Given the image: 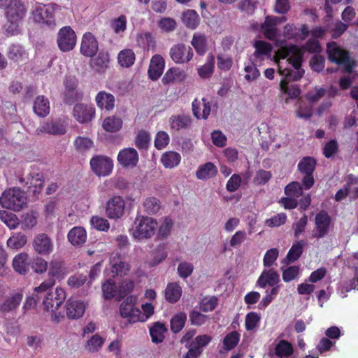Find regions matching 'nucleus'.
Instances as JSON below:
<instances>
[{
	"label": "nucleus",
	"instance_id": "nucleus-38",
	"mask_svg": "<svg viewBox=\"0 0 358 358\" xmlns=\"http://www.w3.org/2000/svg\"><path fill=\"white\" fill-rule=\"evenodd\" d=\"M294 352L292 345L285 341H280L275 347V355L280 358L288 357L291 356Z\"/></svg>",
	"mask_w": 358,
	"mask_h": 358
},
{
	"label": "nucleus",
	"instance_id": "nucleus-2",
	"mask_svg": "<svg viewBox=\"0 0 358 358\" xmlns=\"http://www.w3.org/2000/svg\"><path fill=\"white\" fill-rule=\"evenodd\" d=\"M66 299V292L63 288L57 287L54 292H47L43 300L42 306L44 311L50 315L51 320L54 322H60L64 317L59 308Z\"/></svg>",
	"mask_w": 358,
	"mask_h": 358
},
{
	"label": "nucleus",
	"instance_id": "nucleus-53",
	"mask_svg": "<svg viewBox=\"0 0 358 358\" xmlns=\"http://www.w3.org/2000/svg\"><path fill=\"white\" fill-rule=\"evenodd\" d=\"M280 88L282 92L287 94L289 98H297L300 94V89L296 85H288V81L282 80L280 84Z\"/></svg>",
	"mask_w": 358,
	"mask_h": 358
},
{
	"label": "nucleus",
	"instance_id": "nucleus-24",
	"mask_svg": "<svg viewBox=\"0 0 358 358\" xmlns=\"http://www.w3.org/2000/svg\"><path fill=\"white\" fill-rule=\"evenodd\" d=\"M23 299V294L21 292H15L8 296L1 303L0 309L3 312H10L15 310Z\"/></svg>",
	"mask_w": 358,
	"mask_h": 358
},
{
	"label": "nucleus",
	"instance_id": "nucleus-54",
	"mask_svg": "<svg viewBox=\"0 0 358 358\" xmlns=\"http://www.w3.org/2000/svg\"><path fill=\"white\" fill-rule=\"evenodd\" d=\"M143 207L147 213L155 214L159 210L161 204L157 198L148 197L145 200Z\"/></svg>",
	"mask_w": 358,
	"mask_h": 358
},
{
	"label": "nucleus",
	"instance_id": "nucleus-58",
	"mask_svg": "<svg viewBox=\"0 0 358 358\" xmlns=\"http://www.w3.org/2000/svg\"><path fill=\"white\" fill-rule=\"evenodd\" d=\"M302 187L299 182H292L285 188V193L287 196L296 199L302 194Z\"/></svg>",
	"mask_w": 358,
	"mask_h": 358
},
{
	"label": "nucleus",
	"instance_id": "nucleus-34",
	"mask_svg": "<svg viewBox=\"0 0 358 358\" xmlns=\"http://www.w3.org/2000/svg\"><path fill=\"white\" fill-rule=\"evenodd\" d=\"M34 110L40 117H45L50 113V103L44 96H38L34 104Z\"/></svg>",
	"mask_w": 358,
	"mask_h": 358
},
{
	"label": "nucleus",
	"instance_id": "nucleus-49",
	"mask_svg": "<svg viewBox=\"0 0 358 358\" xmlns=\"http://www.w3.org/2000/svg\"><path fill=\"white\" fill-rule=\"evenodd\" d=\"M316 162L310 157H303L298 164V169L301 173H313Z\"/></svg>",
	"mask_w": 358,
	"mask_h": 358
},
{
	"label": "nucleus",
	"instance_id": "nucleus-44",
	"mask_svg": "<svg viewBox=\"0 0 358 358\" xmlns=\"http://www.w3.org/2000/svg\"><path fill=\"white\" fill-rule=\"evenodd\" d=\"M255 51L254 56L256 58L262 60L265 57H268L270 56L271 46L269 43L259 41L255 43Z\"/></svg>",
	"mask_w": 358,
	"mask_h": 358
},
{
	"label": "nucleus",
	"instance_id": "nucleus-43",
	"mask_svg": "<svg viewBox=\"0 0 358 358\" xmlns=\"http://www.w3.org/2000/svg\"><path fill=\"white\" fill-rule=\"evenodd\" d=\"M135 59V54L131 49H124L120 51L117 57L119 64L127 68L134 64Z\"/></svg>",
	"mask_w": 358,
	"mask_h": 358
},
{
	"label": "nucleus",
	"instance_id": "nucleus-62",
	"mask_svg": "<svg viewBox=\"0 0 358 358\" xmlns=\"http://www.w3.org/2000/svg\"><path fill=\"white\" fill-rule=\"evenodd\" d=\"M299 274V267L298 266H291L282 271V280L285 282H290L298 278Z\"/></svg>",
	"mask_w": 358,
	"mask_h": 358
},
{
	"label": "nucleus",
	"instance_id": "nucleus-29",
	"mask_svg": "<svg viewBox=\"0 0 358 358\" xmlns=\"http://www.w3.org/2000/svg\"><path fill=\"white\" fill-rule=\"evenodd\" d=\"M182 288L177 282H170L164 290L165 299L169 303L177 302L182 296Z\"/></svg>",
	"mask_w": 358,
	"mask_h": 358
},
{
	"label": "nucleus",
	"instance_id": "nucleus-56",
	"mask_svg": "<svg viewBox=\"0 0 358 358\" xmlns=\"http://www.w3.org/2000/svg\"><path fill=\"white\" fill-rule=\"evenodd\" d=\"M240 335L236 331H232L227 334L223 341L224 348L227 351L234 348L238 343Z\"/></svg>",
	"mask_w": 358,
	"mask_h": 358
},
{
	"label": "nucleus",
	"instance_id": "nucleus-41",
	"mask_svg": "<svg viewBox=\"0 0 358 358\" xmlns=\"http://www.w3.org/2000/svg\"><path fill=\"white\" fill-rule=\"evenodd\" d=\"M305 244L306 243L303 240H300L293 243L285 259L287 263L295 262L299 258L303 252V248Z\"/></svg>",
	"mask_w": 358,
	"mask_h": 358
},
{
	"label": "nucleus",
	"instance_id": "nucleus-50",
	"mask_svg": "<svg viewBox=\"0 0 358 358\" xmlns=\"http://www.w3.org/2000/svg\"><path fill=\"white\" fill-rule=\"evenodd\" d=\"M94 145L91 138L84 136H78L74 141V145L77 151L85 152L92 148Z\"/></svg>",
	"mask_w": 358,
	"mask_h": 358
},
{
	"label": "nucleus",
	"instance_id": "nucleus-64",
	"mask_svg": "<svg viewBox=\"0 0 358 358\" xmlns=\"http://www.w3.org/2000/svg\"><path fill=\"white\" fill-rule=\"evenodd\" d=\"M150 137L148 132L140 131L136 138V145L139 149L147 148L150 143Z\"/></svg>",
	"mask_w": 358,
	"mask_h": 358
},
{
	"label": "nucleus",
	"instance_id": "nucleus-48",
	"mask_svg": "<svg viewBox=\"0 0 358 358\" xmlns=\"http://www.w3.org/2000/svg\"><path fill=\"white\" fill-rule=\"evenodd\" d=\"M187 316L185 313L175 315L171 320V329L173 333H178L184 327Z\"/></svg>",
	"mask_w": 358,
	"mask_h": 358
},
{
	"label": "nucleus",
	"instance_id": "nucleus-57",
	"mask_svg": "<svg viewBox=\"0 0 358 358\" xmlns=\"http://www.w3.org/2000/svg\"><path fill=\"white\" fill-rule=\"evenodd\" d=\"M103 344V339L99 335H94L87 341L85 348L90 352H95L101 348Z\"/></svg>",
	"mask_w": 358,
	"mask_h": 358
},
{
	"label": "nucleus",
	"instance_id": "nucleus-18",
	"mask_svg": "<svg viewBox=\"0 0 358 358\" xmlns=\"http://www.w3.org/2000/svg\"><path fill=\"white\" fill-rule=\"evenodd\" d=\"M6 8V19H13L20 22L22 21L27 12L24 4L20 0H13Z\"/></svg>",
	"mask_w": 358,
	"mask_h": 358
},
{
	"label": "nucleus",
	"instance_id": "nucleus-22",
	"mask_svg": "<svg viewBox=\"0 0 358 358\" xmlns=\"http://www.w3.org/2000/svg\"><path fill=\"white\" fill-rule=\"evenodd\" d=\"M66 309L69 319H78L83 315L85 306L83 301L69 299L66 303Z\"/></svg>",
	"mask_w": 358,
	"mask_h": 358
},
{
	"label": "nucleus",
	"instance_id": "nucleus-52",
	"mask_svg": "<svg viewBox=\"0 0 358 358\" xmlns=\"http://www.w3.org/2000/svg\"><path fill=\"white\" fill-rule=\"evenodd\" d=\"M7 21L3 27V29L6 35L14 36L20 33V25L22 23L20 21H17L13 19H6Z\"/></svg>",
	"mask_w": 358,
	"mask_h": 358
},
{
	"label": "nucleus",
	"instance_id": "nucleus-39",
	"mask_svg": "<svg viewBox=\"0 0 358 358\" xmlns=\"http://www.w3.org/2000/svg\"><path fill=\"white\" fill-rule=\"evenodd\" d=\"M27 242L25 234L18 232L15 233L7 240V246L13 250H18L23 248Z\"/></svg>",
	"mask_w": 358,
	"mask_h": 358
},
{
	"label": "nucleus",
	"instance_id": "nucleus-6",
	"mask_svg": "<svg viewBox=\"0 0 358 358\" xmlns=\"http://www.w3.org/2000/svg\"><path fill=\"white\" fill-rule=\"evenodd\" d=\"M329 59L338 65H343L345 72L350 73L352 70V64L347 51L341 48L336 42L327 44Z\"/></svg>",
	"mask_w": 358,
	"mask_h": 358
},
{
	"label": "nucleus",
	"instance_id": "nucleus-47",
	"mask_svg": "<svg viewBox=\"0 0 358 358\" xmlns=\"http://www.w3.org/2000/svg\"><path fill=\"white\" fill-rule=\"evenodd\" d=\"M102 291L106 299H110L115 296L119 297V289L112 280H108L103 283Z\"/></svg>",
	"mask_w": 358,
	"mask_h": 358
},
{
	"label": "nucleus",
	"instance_id": "nucleus-30",
	"mask_svg": "<svg viewBox=\"0 0 358 358\" xmlns=\"http://www.w3.org/2000/svg\"><path fill=\"white\" fill-rule=\"evenodd\" d=\"M280 280L279 275L274 270L270 269L264 271L261 274L258 279V284L262 287H265L266 285L274 286Z\"/></svg>",
	"mask_w": 358,
	"mask_h": 358
},
{
	"label": "nucleus",
	"instance_id": "nucleus-23",
	"mask_svg": "<svg viewBox=\"0 0 358 358\" xmlns=\"http://www.w3.org/2000/svg\"><path fill=\"white\" fill-rule=\"evenodd\" d=\"M29 255L25 252L17 255L12 263L14 270L22 275H26L29 271Z\"/></svg>",
	"mask_w": 358,
	"mask_h": 358
},
{
	"label": "nucleus",
	"instance_id": "nucleus-35",
	"mask_svg": "<svg viewBox=\"0 0 358 358\" xmlns=\"http://www.w3.org/2000/svg\"><path fill=\"white\" fill-rule=\"evenodd\" d=\"M182 22L189 29H194L199 24V16L194 10H187L184 12L181 17Z\"/></svg>",
	"mask_w": 358,
	"mask_h": 358
},
{
	"label": "nucleus",
	"instance_id": "nucleus-25",
	"mask_svg": "<svg viewBox=\"0 0 358 358\" xmlns=\"http://www.w3.org/2000/svg\"><path fill=\"white\" fill-rule=\"evenodd\" d=\"M186 73L184 70L174 67L169 69L163 76L162 81L164 85L174 82H181L186 78Z\"/></svg>",
	"mask_w": 358,
	"mask_h": 358
},
{
	"label": "nucleus",
	"instance_id": "nucleus-26",
	"mask_svg": "<svg viewBox=\"0 0 358 358\" xmlns=\"http://www.w3.org/2000/svg\"><path fill=\"white\" fill-rule=\"evenodd\" d=\"M171 129L179 131L188 128L192 124V119L187 115H173L169 119Z\"/></svg>",
	"mask_w": 358,
	"mask_h": 358
},
{
	"label": "nucleus",
	"instance_id": "nucleus-14",
	"mask_svg": "<svg viewBox=\"0 0 358 358\" xmlns=\"http://www.w3.org/2000/svg\"><path fill=\"white\" fill-rule=\"evenodd\" d=\"M348 195L352 198L358 196V178H355L352 175L348 177L347 183L344 187L337 192L335 195V199L341 201Z\"/></svg>",
	"mask_w": 358,
	"mask_h": 358
},
{
	"label": "nucleus",
	"instance_id": "nucleus-11",
	"mask_svg": "<svg viewBox=\"0 0 358 358\" xmlns=\"http://www.w3.org/2000/svg\"><path fill=\"white\" fill-rule=\"evenodd\" d=\"M125 201L120 196H114L106 203V213L110 219H119L124 213Z\"/></svg>",
	"mask_w": 358,
	"mask_h": 358
},
{
	"label": "nucleus",
	"instance_id": "nucleus-20",
	"mask_svg": "<svg viewBox=\"0 0 358 358\" xmlns=\"http://www.w3.org/2000/svg\"><path fill=\"white\" fill-rule=\"evenodd\" d=\"M20 182L22 185L24 184V186L28 188L31 187H35L36 189L34 192H40L43 187L44 180L43 176L40 173L32 172L24 177H21L20 178Z\"/></svg>",
	"mask_w": 358,
	"mask_h": 358
},
{
	"label": "nucleus",
	"instance_id": "nucleus-21",
	"mask_svg": "<svg viewBox=\"0 0 358 358\" xmlns=\"http://www.w3.org/2000/svg\"><path fill=\"white\" fill-rule=\"evenodd\" d=\"M192 111L197 119H207L210 113V106L206 99H195L192 102Z\"/></svg>",
	"mask_w": 358,
	"mask_h": 358
},
{
	"label": "nucleus",
	"instance_id": "nucleus-19",
	"mask_svg": "<svg viewBox=\"0 0 358 358\" xmlns=\"http://www.w3.org/2000/svg\"><path fill=\"white\" fill-rule=\"evenodd\" d=\"M164 66V59L160 55H155L152 56L148 69L149 77L152 80H157L162 76Z\"/></svg>",
	"mask_w": 358,
	"mask_h": 358
},
{
	"label": "nucleus",
	"instance_id": "nucleus-28",
	"mask_svg": "<svg viewBox=\"0 0 358 358\" xmlns=\"http://www.w3.org/2000/svg\"><path fill=\"white\" fill-rule=\"evenodd\" d=\"M8 57L10 60L20 63L28 59V53L20 45H12L8 52Z\"/></svg>",
	"mask_w": 358,
	"mask_h": 358
},
{
	"label": "nucleus",
	"instance_id": "nucleus-12",
	"mask_svg": "<svg viewBox=\"0 0 358 358\" xmlns=\"http://www.w3.org/2000/svg\"><path fill=\"white\" fill-rule=\"evenodd\" d=\"M95 108L91 106L84 103H77L73 109V117L81 124L91 122L94 117Z\"/></svg>",
	"mask_w": 358,
	"mask_h": 358
},
{
	"label": "nucleus",
	"instance_id": "nucleus-15",
	"mask_svg": "<svg viewBox=\"0 0 358 358\" xmlns=\"http://www.w3.org/2000/svg\"><path fill=\"white\" fill-rule=\"evenodd\" d=\"M37 134H48L51 135H63L66 133V127L60 120H54L47 122L37 128L36 130Z\"/></svg>",
	"mask_w": 358,
	"mask_h": 358
},
{
	"label": "nucleus",
	"instance_id": "nucleus-31",
	"mask_svg": "<svg viewBox=\"0 0 358 358\" xmlns=\"http://www.w3.org/2000/svg\"><path fill=\"white\" fill-rule=\"evenodd\" d=\"M96 103L101 109L110 110L115 106V97L113 95L105 92H100L96 96Z\"/></svg>",
	"mask_w": 358,
	"mask_h": 358
},
{
	"label": "nucleus",
	"instance_id": "nucleus-10",
	"mask_svg": "<svg viewBox=\"0 0 358 358\" xmlns=\"http://www.w3.org/2000/svg\"><path fill=\"white\" fill-rule=\"evenodd\" d=\"M90 166L98 176H106L113 169V161L106 156L97 155L91 159Z\"/></svg>",
	"mask_w": 358,
	"mask_h": 358
},
{
	"label": "nucleus",
	"instance_id": "nucleus-4",
	"mask_svg": "<svg viewBox=\"0 0 358 358\" xmlns=\"http://www.w3.org/2000/svg\"><path fill=\"white\" fill-rule=\"evenodd\" d=\"M57 7L56 4L36 3L31 11L34 22L48 27L55 26V11Z\"/></svg>",
	"mask_w": 358,
	"mask_h": 358
},
{
	"label": "nucleus",
	"instance_id": "nucleus-60",
	"mask_svg": "<svg viewBox=\"0 0 358 358\" xmlns=\"http://www.w3.org/2000/svg\"><path fill=\"white\" fill-rule=\"evenodd\" d=\"M111 28L116 34H122L127 27V18L124 15H120L114 19L110 24Z\"/></svg>",
	"mask_w": 358,
	"mask_h": 358
},
{
	"label": "nucleus",
	"instance_id": "nucleus-32",
	"mask_svg": "<svg viewBox=\"0 0 358 358\" xmlns=\"http://www.w3.org/2000/svg\"><path fill=\"white\" fill-rule=\"evenodd\" d=\"M181 161V156L174 151L164 152L161 157V162L166 169H173L177 166Z\"/></svg>",
	"mask_w": 358,
	"mask_h": 358
},
{
	"label": "nucleus",
	"instance_id": "nucleus-55",
	"mask_svg": "<svg viewBox=\"0 0 358 358\" xmlns=\"http://www.w3.org/2000/svg\"><path fill=\"white\" fill-rule=\"evenodd\" d=\"M0 219L10 229H15L19 221L17 217L13 213H8L5 210L0 211Z\"/></svg>",
	"mask_w": 358,
	"mask_h": 358
},
{
	"label": "nucleus",
	"instance_id": "nucleus-37",
	"mask_svg": "<svg viewBox=\"0 0 358 358\" xmlns=\"http://www.w3.org/2000/svg\"><path fill=\"white\" fill-rule=\"evenodd\" d=\"M137 42L143 45L147 50L154 51L156 48V40L150 32H143L137 34Z\"/></svg>",
	"mask_w": 358,
	"mask_h": 358
},
{
	"label": "nucleus",
	"instance_id": "nucleus-27",
	"mask_svg": "<svg viewBox=\"0 0 358 358\" xmlns=\"http://www.w3.org/2000/svg\"><path fill=\"white\" fill-rule=\"evenodd\" d=\"M87 239V234L84 228L75 227L68 234V240L75 246L84 244Z\"/></svg>",
	"mask_w": 358,
	"mask_h": 358
},
{
	"label": "nucleus",
	"instance_id": "nucleus-3",
	"mask_svg": "<svg viewBox=\"0 0 358 358\" xmlns=\"http://www.w3.org/2000/svg\"><path fill=\"white\" fill-rule=\"evenodd\" d=\"M27 203V197L23 192L18 188H12L3 192L0 196V205L4 208L20 211Z\"/></svg>",
	"mask_w": 358,
	"mask_h": 358
},
{
	"label": "nucleus",
	"instance_id": "nucleus-33",
	"mask_svg": "<svg viewBox=\"0 0 358 358\" xmlns=\"http://www.w3.org/2000/svg\"><path fill=\"white\" fill-rule=\"evenodd\" d=\"M217 172L216 166L211 162H207L198 168L196 176L199 180H207L214 177Z\"/></svg>",
	"mask_w": 358,
	"mask_h": 358
},
{
	"label": "nucleus",
	"instance_id": "nucleus-59",
	"mask_svg": "<svg viewBox=\"0 0 358 358\" xmlns=\"http://www.w3.org/2000/svg\"><path fill=\"white\" fill-rule=\"evenodd\" d=\"M214 69V57L212 55L208 57L207 62L205 64L198 69V73L201 78H206L209 77Z\"/></svg>",
	"mask_w": 358,
	"mask_h": 358
},
{
	"label": "nucleus",
	"instance_id": "nucleus-7",
	"mask_svg": "<svg viewBox=\"0 0 358 358\" xmlns=\"http://www.w3.org/2000/svg\"><path fill=\"white\" fill-rule=\"evenodd\" d=\"M193 55L192 48L182 43L174 44L169 50L171 60L177 64H187L192 59Z\"/></svg>",
	"mask_w": 358,
	"mask_h": 358
},
{
	"label": "nucleus",
	"instance_id": "nucleus-40",
	"mask_svg": "<svg viewBox=\"0 0 358 358\" xmlns=\"http://www.w3.org/2000/svg\"><path fill=\"white\" fill-rule=\"evenodd\" d=\"M112 272L117 275H126L130 270V265L122 259H116L114 257L110 259Z\"/></svg>",
	"mask_w": 358,
	"mask_h": 358
},
{
	"label": "nucleus",
	"instance_id": "nucleus-61",
	"mask_svg": "<svg viewBox=\"0 0 358 358\" xmlns=\"http://www.w3.org/2000/svg\"><path fill=\"white\" fill-rule=\"evenodd\" d=\"M158 26L162 31L168 33L176 29L177 23L173 18L163 17L158 21Z\"/></svg>",
	"mask_w": 358,
	"mask_h": 358
},
{
	"label": "nucleus",
	"instance_id": "nucleus-45",
	"mask_svg": "<svg viewBox=\"0 0 358 358\" xmlns=\"http://www.w3.org/2000/svg\"><path fill=\"white\" fill-rule=\"evenodd\" d=\"M122 120L115 116L106 117L102 124L103 129L108 132H116L122 128Z\"/></svg>",
	"mask_w": 358,
	"mask_h": 358
},
{
	"label": "nucleus",
	"instance_id": "nucleus-42",
	"mask_svg": "<svg viewBox=\"0 0 358 358\" xmlns=\"http://www.w3.org/2000/svg\"><path fill=\"white\" fill-rule=\"evenodd\" d=\"M166 331L167 329L164 323L155 322L150 329L152 341L156 343H162Z\"/></svg>",
	"mask_w": 358,
	"mask_h": 358
},
{
	"label": "nucleus",
	"instance_id": "nucleus-46",
	"mask_svg": "<svg viewBox=\"0 0 358 358\" xmlns=\"http://www.w3.org/2000/svg\"><path fill=\"white\" fill-rule=\"evenodd\" d=\"M191 43L198 54L203 55L206 52L207 41L203 34L195 33Z\"/></svg>",
	"mask_w": 358,
	"mask_h": 358
},
{
	"label": "nucleus",
	"instance_id": "nucleus-36",
	"mask_svg": "<svg viewBox=\"0 0 358 358\" xmlns=\"http://www.w3.org/2000/svg\"><path fill=\"white\" fill-rule=\"evenodd\" d=\"M109 55L108 52H100L99 55L91 60V66L97 71H104L109 64Z\"/></svg>",
	"mask_w": 358,
	"mask_h": 358
},
{
	"label": "nucleus",
	"instance_id": "nucleus-1",
	"mask_svg": "<svg viewBox=\"0 0 358 358\" xmlns=\"http://www.w3.org/2000/svg\"><path fill=\"white\" fill-rule=\"evenodd\" d=\"M278 59V71L287 81L298 80L304 74L301 68L303 52L295 45H288L279 48L276 52Z\"/></svg>",
	"mask_w": 358,
	"mask_h": 358
},
{
	"label": "nucleus",
	"instance_id": "nucleus-13",
	"mask_svg": "<svg viewBox=\"0 0 358 358\" xmlns=\"http://www.w3.org/2000/svg\"><path fill=\"white\" fill-rule=\"evenodd\" d=\"M33 248L39 255H48L53 250V243L48 234L41 233L34 237Z\"/></svg>",
	"mask_w": 358,
	"mask_h": 358
},
{
	"label": "nucleus",
	"instance_id": "nucleus-8",
	"mask_svg": "<svg viewBox=\"0 0 358 358\" xmlns=\"http://www.w3.org/2000/svg\"><path fill=\"white\" fill-rule=\"evenodd\" d=\"M315 225L313 237L322 238L327 236L330 232L332 227V220L327 212L322 210L316 214Z\"/></svg>",
	"mask_w": 358,
	"mask_h": 358
},
{
	"label": "nucleus",
	"instance_id": "nucleus-17",
	"mask_svg": "<svg viewBox=\"0 0 358 358\" xmlns=\"http://www.w3.org/2000/svg\"><path fill=\"white\" fill-rule=\"evenodd\" d=\"M98 50V42L95 37L91 33L85 34L81 43V53L87 57H92L97 52Z\"/></svg>",
	"mask_w": 358,
	"mask_h": 358
},
{
	"label": "nucleus",
	"instance_id": "nucleus-51",
	"mask_svg": "<svg viewBox=\"0 0 358 358\" xmlns=\"http://www.w3.org/2000/svg\"><path fill=\"white\" fill-rule=\"evenodd\" d=\"M261 30L266 38L269 40H273L278 36V29L276 26L271 22H267V18H265L264 23L261 24Z\"/></svg>",
	"mask_w": 358,
	"mask_h": 358
},
{
	"label": "nucleus",
	"instance_id": "nucleus-63",
	"mask_svg": "<svg viewBox=\"0 0 358 358\" xmlns=\"http://www.w3.org/2000/svg\"><path fill=\"white\" fill-rule=\"evenodd\" d=\"M260 320L259 315L255 313L250 312L245 317V328L248 331L254 330L258 325Z\"/></svg>",
	"mask_w": 358,
	"mask_h": 358
},
{
	"label": "nucleus",
	"instance_id": "nucleus-16",
	"mask_svg": "<svg viewBox=\"0 0 358 358\" xmlns=\"http://www.w3.org/2000/svg\"><path fill=\"white\" fill-rule=\"evenodd\" d=\"M119 163L124 167H134L138 162L137 151L132 148L121 150L117 156Z\"/></svg>",
	"mask_w": 358,
	"mask_h": 358
},
{
	"label": "nucleus",
	"instance_id": "nucleus-9",
	"mask_svg": "<svg viewBox=\"0 0 358 358\" xmlns=\"http://www.w3.org/2000/svg\"><path fill=\"white\" fill-rule=\"evenodd\" d=\"M76 33L71 27H64L58 31L57 42L59 48L62 52L72 50L76 45Z\"/></svg>",
	"mask_w": 358,
	"mask_h": 358
},
{
	"label": "nucleus",
	"instance_id": "nucleus-5",
	"mask_svg": "<svg viewBox=\"0 0 358 358\" xmlns=\"http://www.w3.org/2000/svg\"><path fill=\"white\" fill-rule=\"evenodd\" d=\"M133 229V237L138 240L149 238L152 237L157 229V223L152 217H137Z\"/></svg>",
	"mask_w": 358,
	"mask_h": 358
}]
</instances>
